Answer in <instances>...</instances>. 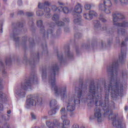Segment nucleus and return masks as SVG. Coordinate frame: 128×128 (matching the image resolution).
<instances>
[{"instance_id":"obj_1","label":"nucleus","mask_w":128,"mask_h":128,"mask_svg":"<svg viewBox=\"0 0 128 128\" xmlns=\"http://www.w3.org/2000/svg\"><path fill=\"white\" fill-rule=\"evenodd\" d=\"M60 68L58 64H56L52 67V74L49 78V84L51 85L52 88L54 89L55 94L56 95L60 94L62 100L66 96V88H58L56 84V76Z\"/></svg>"},{"instance_id":"obj_2","label":"nucleus","mask_w":128,"mask_h":128,"mask_svg":"<svg viewBox=\"0 0 128 128\" xmlns=\"http://www.w3.org/2000/svg\"><path fill=\"white\" fill-rule=\"evenodd\" d=\"M60 112L62 114L61 118L63 120L62 128H68V126H70V121L67 120L68 114L66 112V108H62ZM46 124L49 128H60L61 124L58 122V120H54L53 122H46Z\"/></svg>"},{"instance_id":"obj_3","label":"nucleus","mask_w":128,"mask_h":128,"mask_svg":"<svg viewBox=\"0 0 128 128\" xmlns=\"http://www.w3.org/2000/svg\"><path fill=\"white\" fill-rule=\"evenodd\" d=\"M81 88H78V96H74L72 99H68L67 110L68 112H74L76 110V104H80V98L84 94V81L81 82Z\"/></svg>"},{"instance_id":"obj_4","label":"nucleus","mask_w":128,"mask_h":128,"mask_svg":"<svg viewBox=\"0 0 128 128\" xmlns=\"http://www.w3.org/2000/svg\"><path fill=\"white\" fill-rule=\"evenodd\" d=\"M113 22L114 26H120V28H126L128 26V22H124L122 23H118L116 22H119L120 20H124V16L122 14H112Z\"/></svg>"},{"instance_id":"obj_5","label":"nucleus","mask_w":128,"mask_h":128,"mask_svg":"<svg viewBox=\"0 0 128 128\" xmlns=\"http://www.w3.org/2000/svg\"><path fill=\"white\" fill-rule=\"evenodd\" d=\"M82 6L80 4H78L74 9V14L76 16V18L74 20V24H78L82 20V16L80 15L82 12Z\"/></svg>"},{"instance_id":"obj_6","label":"nucleus","mask_w":128,"mask_h":128,"mask_svg":"<svg viewBox=\"0 0 128 128\" xmlns=\"http://www.w3.org/2000/svg\"><path fill=\"white\" fill-rule=\"evenodd\" d=\"M28 98H30L26 100V102L28 106H36V104H42V98L34 97L32 95L28 96Z\"/></svg>"},{"instance_id":"obj_7","label":"nucleus","mask_w":128,"mask_h":128,"mask_svg":"<svg viewBox=\"0 0 128 128\" xmlns=\"http://www.w3.org/2000/svg\"><path fill=\"white\" fill-rule=\"evenodd\" d=\"M112 6V1H104L103 4H100L99 5V8L100 10L104 12L106 14H110Z\"/></svg>"},{"instance_id":"obj_8","label":"nucleus","mask_w":128,"mask_h":128,"mask_svg":"<svg viewBox=\"0 0 128 128\" xmlns=\"http://www.w3.org/2000/svg\"><path fill=\"white\" fill-rule=\"evenodd\" d=\"M34 80H38L36 75H34L33 78H30L28 80H26L24 85H22V88L24 90H26L28 88H32V82H34Z\"/></svg>"},{"instance_id":"obj_9","label":"nucleus","mask_w":128,"mask_h":128,"mask_svg":"<svg viewBox=\"0 0 128 128\" xmlns=\"http://www.w3.org/2000/svg\"><path fill=\"white\" fill-rule=\"evenodd\" d=\"M50 6V4L48 2H46L44 3H39L38 4V8H44L46 14L48 16L50 12V9L48 8Z\"/></svg>"},{"instance_id":"obj_10","label":"nucleus","mask_w":128,"mask_h":128,"mask_svg":"<svg viewBox=\"0 0 128 128\" xmlns=\"http://www.w3.org/2000/svg\"><path fill=\"white\" fill-rule=\"evenodd\" d=\"M52 10L54 12H63L64 14H68V12H70V10H68V8L66 7H62L60 6L58 8L56 6H52Z\"/></svg>"},{"instance_id":"obj_11","label":"nucleus","mask_w":128,"mask_h":128,"mask_svg":"<svg viewBox=\"0 0 128 128\" xmlns=\"http://www.w3.org/2000/svg\"><path fill=\"white\" fill-rule=\"evenodd\" d=\"M126 46V42H122L121 44V54L119 56V60L122 62L126 58V50H123L122 48Z\"/></svg>"},{"instance_id":"obj_12","label":"nucleus","mask_w":128,"mask_h":128,"mask_svg":"<svg viewBox=\"0 0 128 128\" xmlns=\"http://www.w3.org/2000/svg\"><path fill=\"white\" fill-rule=\"evenodd\" d=\"M53 20L56 22V24L58 26H64V23L62 22H60L58 20H60V16L58 14H54L52 18Z\"/></svg>"},{"instance_id":"obj_13","label":"nucleus","mask_w":128,"mask_h":128,"mask_svg":"<svg viewBox=\"0 0 128 128\" xmlns=\"http://www.w3.org/2000/svg\"><path fill=\"white\" fill-rule=\"evenodd\" d=\"M98 16V14L94 11H90L88 14H84V18L88 20H92V18H94V16Z\"/></svg>"},{"instance_id":"obj_14","label":"nucleus","mask_w":128,"mask_h":128,"mask_svg":"<svg viewBox=\"0 0 128 128\" xmlns=\"http://www.w3.org/2000/svg\"><path fill=\"white\" fill-rule=\"evenodd\" d=\"M60 110V106H56L54 108L50 111H49L48 114L50 116H52V114H56V110Z\"/></svg>"},{"instance_id":"obj_15","label":"nucleus","mask_w":128,"mask_h":128,"mask_svg":"<svg viewBox=\"0 0 128 128\" xmlns=\"http://www.w3.org/2000/svg\"><path fill=\"white\" fill-rule=\"evenodd\" d=\"M0 102H6V97L4 96V94L0 91Z\"/></svg>"},{"instance_id":"obj_16","label":"nucleus","mask_w":128,"mask_h":128,"mask_svg":"<svg viewBox=\"0 0 128 128\" xmlns=\"http://www.w3.org/2000/svg\"><path fill=\"white\" fill-rule=\"evenodd\" d=\"M37 26L41 28H44V27L42 25V20H39L37 22Z\"/></svg>"},{"instance_id":"obj_17","label":"nucleus","mask_w":128,"mask_h":128,"mask_svg":"<svg viewBox=\"0 0 128 128\" xmlns=\"http://www.w3.org/2000/svg\"><path fill=\"white\" fill-rule=\"evenodd\" d=\"M56 100H52L50 102V108H52V106H56Z\"/></svg>"},{"instance_id":"obj_18","label":"nucleus","mask_w":128,"mask_h":128,"mask_svg":"<svg viewBox=\"0 0 128 128\" xmlns=\"http://www.w3.org/2000/svg\"><path fill=\"white\" fill-rule=\"evenodd\" d=\"M94 28H98L99 26H100V21H98V20H95L94 22Z\"/></svg>"},{"instance_id":"obj_19","label":"nucleus","mask_w":128,"mask_h":128,"mask_svg":"<svg viewBox=\"0 0 128 128\" xmlns=\"http://www.w3.org/2000/svg\"><path fill=\"white\" fill-rule=\"evenodd\" d=\"M84 8L85 10H88L92 8V5L90 4H86L84 6Z\"/></svg>"},{"instance_id":"obj_20","label":"nucleus","mask_w":128,"mask_h":128,"mask_svg":"<svg viewBox=\"0 0 128 128\" xmlns=\"http://www.w3.org/2000/svg\"><path fill=\"white\" fill-rule=\"evenodd\" d=\"M16 94L18 95L19 96H22V98H24L26 96V92H20V93H16Z\"/></svg>"},{"instance_id":"obj_21","label":"nucleus","mask_w":128,"mask_h":128,"mask_svg":"<svg viewBox=\"0 0 128 128\" xmlns=\"http://www.w3.org/2000/svg\"><path fill=\"white\" fill-rule=\"evenodd\" d=\"M36 14V15L38 16H42L44 15V14H42V11H37Z\"/></svg>"},{"instance_id":"obj_22","label":"nucleus","mask_w":128,"mask_h":128,"mask_svg":"<svg viewBox=\"0 0 128 128\" xmlns=\"http://www.w3.org/2000/svg\"><path fill=\"white\" fill-rule=\"evenodd\" d=\"M58 58L61 62L64 60V56H62V55L60 56L59 54H58Z\"/></svg>"},{"instance_id":"obj_23","label":"nucleus","mask_w":128,"mask_h":128,"mask_svg":"<svg viewBox=\"0 0 128 128\" xmlns=\"http://www.w3.org/2000/svg\"><path fill=\"white\" fill-rule=\"evenodd\" d=\"M121 32L122 34H126V30H124V28H121L120 30H118V32Z\"/></svg>"},{"instance_id":"obj_24","label":"nucleus","mask_w":128,"mask_h":128,"mask_svg":"<svg viewBox=\"0 0 128 128\" xmlns=\"http://www.w3.org/2000/svg\"><path fill=\"white\" fill-rule=\"evenodd\" d=\"M26 14L27 16H34V13L28 12L26 13Z\"/></svg>"},{"instance_id":"obj_25","label":"nucleus","mask_w":128,"mask_h":128,"mask_svg":"<svg viewBox=\"0 0 128 128\" xmlns=\"http://www.w3.org/2000/svg\"><path fill=\"white\" fill-rule=\"evenodd\" d=\"M46 76V71H42V78H44V77Z\"/></svg>"},{"instance_id":"obj_26","label":"nucleus","mask_w":128,"mask_h":128,"mask_svg":"<svg viewBox=\"0 0 128 128\" xmlns=\"http://www.w3.org/2000/svg\"><path fill=\"white\" fill-rule=\"evenodd\" d=\"M64 22H70V19L68 18H64Z\"/></svg>"},{"instance_id":"obj_27","label":"nucleus","mask_w":128,"mask_h":128,"mask_svg":"<svg viewBox=\"0 0 128 128\" xmlns=\"http://www.w3.org/2000/svg\"><path fill=\"white\" fill-rule=\"evenodd\" d=\"M100 20H101V22H106V20L104 18H100Z\"/></svg>"},{"instance_id":"obj_28","label":"nucleus","mask_w":128,"mask_h":128,"mask_svg":"<svg viewBox=\"0 0 128 128\" xmlns=\"http://www.w3.org/2000/svg\"><path fill=\"white\" fill-rule=\"evenodd\" d=\"M0 110H4V106L0 104Z\"/></svg>"},{"instance_id":"obj_29","label":"nucleus","mask_w":128,"mask_h":128,"mask_svg":"<svg viewBox=\"0 0 128 128\" xmlns=\"http://www.w3.org/2000/svg\"><path fill=\"white\" fill-rule=\"evenodd\" d=\"M31 116L33 120H36V116L34 114V113H31Z\"/></svg>"},{"instance_id":"obj_30","label":"nucleus","mask_w":128,"mask_h":128,"mask_svg":"<svg viewBox=\"0 0 128 128\" xmlns=\"http://www.w3.org/2000/svg\"><path fill=\"white\" fill-rule=\"evenodd\" d=\"M67 56H72V54H70V50H68V52H67Z\"/></svg>"},{"instance_id":"obj_31","label":"nucleus","mask_w":128,"mask_h":128,"mask_svg":"<svg viewBox=\"0 0 128 128\" xmlns=\"http://www.w3.org/2000/svg\"><path fill=\"white\" fill-rule=\"evenodd\" d=\"M72 128H78V124H74L73 125Z\"/></svg>"},{"instance_id":"obj_32","label":"nucleus","mask_w":128,"mask_h":128,"mask_svg":"<svg viewBox=\"0 0 128 128\" xmlns=\"http://www.w3.org/2000/svg\"><path fill=\"white\" fill-rule=\"evenodd\" d=\"M18 14H24V11H22V10L18 11Z\"/></svg>"},{"instance_id":"obj_33","label":"nucleus","mask_w":128,"mask_h":128,"mask_svg":"<svg viewBox=\"0 0 128 128\" xmlns=\"http://www.w3.org/2000/svg\"><path fill=\"white\" fill-rule=\"evenodd\" d=\"M19 40H20V38H14V42H18V41Z\"/></svg>"},{"instance_id":"obj_34","label":"nucleus","mask_w":128,"mask_h":128,"mask_svg":"<svg viewBox=\"0 0 128 128\" xmlns=\"http://www.w3.org/2000/svg\"><path fill=\"white\" fill-rule=\"evenodd\" d=\"M1 88H2V81H0V90Z\"/></svg>"},{"instance_id":"obj_35","label":"nucleus","mask_w":128,"mask_h":128,"mask_svg":"<svg viewBox=\"0 0 128 128\" xmlns=\"http://www.w3.org/2000/svg\"><path fill=\"white\" fill-rule=\"evenodd\" d=\"M128 110V106H126L124 107V110H126H126Z\"/></svg>"},{"instance_id":"obj_36","label":"nucleus","mask_w":128,"mask_h":128,"mask_svg":"<svg viewBox=\"0 0 128 128\" xmlns=\"http://www.w3.org/2000/svg\"><path fill=\"white\" fill-rule=\"evenodd\" d=\"M12 112V111L10 110H9L7 112V113L10 114Z\"/></svg>"},{"instance_id":"obj_37","label":"nucleus","mask_w":128,"mask_h":128,"mask_svg":"<svg viewBox=\"0 0 128 128\" xmlns=\"http://www.w3.org/2000/svg\"><path fill=\"white\" fill-rule=\"evenodd\" d=\"M0 32H2V28L0 29Z\"/></svg>"},{"instance_id":"obj_38","label":"nucleus","mask_w":128,"mask_h":128,"mask_svg":"<svg viewBox=\"0 0 128 128\" xmlns=\"http://www.w3.org/2000/svg\"><path fill=\"white\" fill-rule=\"evenodd\" d=\"M44 118L45 120H46V118H48V116H44Z\"/></svg>"},{"instance_id":"obj_39","label":"nucleus","mask_w":128,"mask_h":128,"mask_svg":"<svg viewBox=\"0 0 128 128\" xmlns=\"http://www.w3.org/2000/svg\"><path fill=\"white\" fill-rule=\"evenodd\" d=\"M60 6H64V4L62 3H60Z\"/></svg>"},{"instance_id":"obj_40","label":"nucleus","mask_w":128,"mask_h":128,"mask_svg":"<svg viewBox=\"0 0 128 128\" xmlns=\"http://www.w3.org/2000/svg\"><path fill=\"white\" fill-rule=\"evenodd\" d=\"M20 2L21 4H22V1H20V2Z\"/></svg>"},{"instance_id":"obj_41","label":"nucleus","mask_w":128,"mask_h":128,"mask_svg":"<svg viewBox=\"0 0 128 128\" xmlns=\"http://www.w3.org/2000/svg\"><path fill=\"white\" fill-rule=\"evenodd\" d=\"M78 88H75V90H78Z\"/></svg>"},{"instance_id":"obj_42","label":"nucleus","mask_w":128,"mask_h":128,"mask_svg":"<svg viewBox=\"0 0 128 128\" xmlns=\"http://www.w3.org/2000/svg\"><path fill=\"white\" fill-rule=\"evenodd\" d=\"M6 64H8V60H6Z\"/></svg>"},{"instance_id":"obj_43","label":"nucleus","mask_w":128,"mask_h":128,"mask_svg":"<svg viewBox=\"0 0 128 128\" xmlns=\"http://www.w3.org/2000/svg\"><path fill=\"white\" fill-rule=\"evenodd\" d=\"M127 74H127L126 73V76H127Z\"/></svg>"},{"instance_id":"obj_44","label":"nucleus","mask_w":128,"mask_h":128,"mask_svg":"<svg viewBox=\"0 0 128 128\" xmlns=\"http://www.w3.org/2000/svg\"><path fill=\"white\" fill-rule=\"evenodd\" d=\"M2 116V118H4V116Z\"/></svg>"},{"instance_id":"obj_45","label":"nucleus","mask_w":128,"mask_h":128,"mask_svg":"<svg viewBox=\"0 0 128 128\" xmlns=\"http://www.w3.org/2000/svg\"><path fill=\"white\" fill-rule=\"evenodd\" d=\"M51 32H52V31L51 30Z\"/></svg>"},{"instance_id":"obj_46","label":"nucleus","mask_w":128,"mask_h":128,"mask_svg":"<svg viewBox=\"0 0 128 128\" xmlns=\"http://www.w3.org/2000/svg\"><path fill=\"white\" fill-rule=\"evenodd\" d=\"M90 120H92V118H90Z\"/></svg>"},{"instance_id":"obj_47","label":"nucleus","mask_w":128,"mask_h":128,"mask_svg":"<svg viewBox=\"0 0 128 128\" xmlns=\"http://www.w3.org/2000/svg\"><path fill=\"white\" fill-rule=\"evenodd\" d=\"M0 14H2L0 13Z\"/></svg>"}]
</instances>
